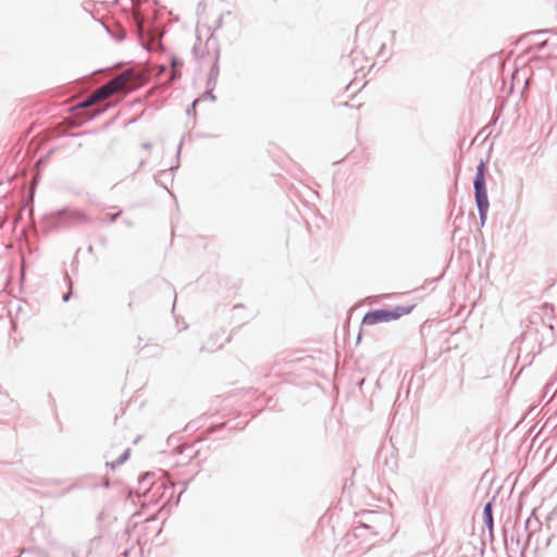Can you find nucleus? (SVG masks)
Instances as JSON below:
<instances>
[{
    "label": "nucleus",
    "mask_w": 557,
    "mask_h": 557,
    "mask_svg": "<svg viewBox=\"0 0 557 557\" xmlns=\"http://www.w3.org/2000/svg\"><path fill=\"white\" fill-rule=\"evenodd\" d=\"M416 305L411 306H398L394 309H380L373 310L366 313L362 319V323L367 325H374L377 323L391 322L400 319L404 315L409 314Z\"/></svg>",
    "instance_id": "2"
},
{
    "label": "nucleus",
    "mask_w": 557,
    "mask_h": 557,
    "mask_svg": "<svg viewBox=\"0 0 557 557\" xmlns=\"http://www.w3.org/2000/svg\"><path fill=\"white\" fill-rule=\"evenodd\" d=\"M483 182H485V165H484V162L481 161L476 168V175H475L474 183H483Z\"/></svg>",
    "instance_id": "4"
},
{
    "label": "nucleus",
    "mask_w": 557,
    "mask_h": 557,
    "mask_svg": "<svg viewBox=\"0 0 557 557\" xmlns=\"http://www.w3.org/2000/svg\"><path fill=\"white\" fill-rule=\"evenodd\" d=\"M147 81L148 76L144 71L133 69L124 71L122 74L95 90L87 100L81 103V107H90L114 94L133 91L146 84Z\"/></svg>",
    "instance_id": "1"
},
{
    "label": "nucleus",
    "mask_w": 557,
    "mask_h": 557,
    "mask_svg": "<svg viewBox=\"0 0 557 557\" xmlns=\"http://www.w3.org/2000/svg\"><path fill=\"white\" fill-rule=\"evenodd\" d=\"M483 513H484V518H485L486 522L490 525H492V523H493L492 505L490 503L485 505Z\"/></svg>",
    "instance_id": "5"
},
{
    "label": "nucleus",
    "mask_w": 557,
    "mask_h": 557,
    "mask_svg": "<svg viewBox=\"0 0 557 557\" xmlns=\"http://www.w3.org/2000/svg\"><path fill=\"white\" fill-rule=\"evenodd\" d=\"M474 189H475V201L479 208V212L481 215V219L485 218V214L488 209V199H487V193L485 187V182L483 183H474Z\"/></svg>",
    "instance_id": "3"
}]
</instances>
